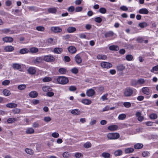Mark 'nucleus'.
<instances>
[{
    "label": "nucleus",
    "mask_w": 158,
    "mask_h": 158,
    "mask_svg": "<svg viewBox=\"0 0 158 158\" xmlns=\"http://www.w3.org/2000/svg\"><path fill=\"white\" fill-rule=\"evenodd\" d=\"M29 51L31 53H36L38 51V49L35 47H32L30 49Z\"/></svg>",
    "instance_id": "nucleus-33"
},
{
    "label": "nucleus",
    "mask_w": 158,
    "mask_h": 158,
    "mask_svg": "<svg viewBox=\"0 0 158 158\" xmlns=\"http://www.w3.org/2000/svg\"><path fill=\"white\" fill-rule=\"evenodd\" d=\"M14 114H19L20 111V110L18 108H16L12 110Z\"/></svg>",
    "instance_id": "nucleus-61"
},
{
    "label": "nucleus",
    "mask_w": 158,
    "mask_h": 158,
    "mask_svg": "<svg viewBox=\"0 0 158 158\" xmlns=\"http://www.w3.org/2000/svg\"><path fill=\"white\" fill-rule=\"evenodd\" d=\"M3 41L5 42H11L13 41V39L10 37H6L2 39Z\"/></svg>",
    "instance_id": "nucleus-13"
},
{
    "label": "nucleus",
    "mask_w": 158,
    "mask_h": 158,
    "mask_svg": "<svg viewBox=\"0 0 158 158\" xmlns=\"http://www.w3.org/2000/svg\"><path fill=\"white\" fill-rule=\"evenodd\" d=\"M29 95L30 97L35 98L38 96V94L35 91H32L29 93Z\"/></svg>",
    "instance_id": "nucleus-17"
},
{
    "label": "nucleus",
    "mask_w": 158,
    "mask_h": 158,
    "mask_svg": "<svg viewBox=\"0 0 158 158\" xmlns=\"http://www.w3.org/2000/svg\"><path fill=\"white\" fill-rule=\"evenodd\" d=\"M143 145L141 143H138L134 146V148L136 149H139L143 148Z\"/></svg>",
    "instance_id": "nucleus-37"
},
{
    "label": "nucleus",
    "mask_w": 158,
    "mask_h": 158,
    "mask_svg": "<svg viewBox=\"0 0 158 158\" xmlns=\"http://www.w3.org/2000/svg\"><path fill=\"white\" fill-rule=\"evenodd\" d=\"M158 71V64L155 66L153 67L152 69L151 70L152 72H154V71Z\"/></svg>",
    "instance_id": "nucleus-64"
},
{
    "label": "nucleus",
    "mask_w": 158,
    "mask_h": 158,
    "mask_svg": "<svg viewBox=\"0 0 158 158\" xmlns=\"http://www.w3.org/2000/svg\"><path fill=\"white\" fill-rule=\"evenodd\" d=\"M148 10L145 8L141 9L139 10V13L141 14H147L148 13Z\"/></svg>",
    "instance_id": "nucleus-24"
},
{
    "label": "nucleus",
    "mask_w": 158,
    "mask_h": 158,
    "mask_svg": "<svg viewBox=\"0 0 158 158\" xmlns=\"http://www.w3.org/2000/svg\"><path fill=\"white\" fill-rule=\"evenodd\" d=\"M149 117L151 119H155L157 118V116L156 114L153 113L150 114Z\"/></svg>",
    "instance_id": "nucleus-43"
},
{
    "label": "nucleus",
    "mask_w": 158,
    "mask_h": 158,
    "mask_svg": "<svg viewBox=\"0 0 158 158\" xmlns=\"http://www.w3.org/2000/svg\"><path fill=\"white\" fill-rule=\"evenodd\" d=\"M123 153V151L121 150H118L114 152V155L116 156H118L122 155Z\"/></svg>",
    "instance_id": "nucleus-31"
},
{
    "label": "nucleus",
    "mask_w": 158,
    "mask_h": 158,
    "mask_svg": "<svg viewBox=\"0 0 158 158\" xmlns=\"http://www.w3.org/2000/svg\"><path fill=\"white\" fill-rule=\"evenodd\" d=\"M10 83V81L9 80H6L3 81L2 82V84L4 85H8Z\"/></svg>",
    "instance_id": "nucleus-54"
},
{
    "label": "nucleus",
    "mask_w": 158,
    "mask_h": 158,
    "mask_svg": "<svg viewBox=\"0 0 158 158\" xmlns=\"http://www.w3.org/2000/svg\"><path fill=\"white\" fill-rule=\"evenodd\" d=\"M81 102L84 104L89 105L91 103L90 100L88 99H83L81 101Z\"/></svg>",
    "instance_id": "nucleus-26"
},
{
    "label": "nucleus",
    "mask_w": 158,
    "mask_h": 158,
    "mask_svg": "<svg viewBox=\"0 0 158 158\" xmlns=\"http://www.w3.org/2000/svg\"><path fill=\"white\" fill-rule=\"evenodd\" d=\"M36 29L39 31H44V27L42 26H38L36 27Z\"/></svg>",
    "instance_id": "nucleus-51"
},
{
    "label": "nucleus",
    "mask_w": 158,
    "mask_h": 158,
    "mask_svg": "<svg viewBox=\"0 0 158 158\" xmlns=\"http://www.w3.org/2000/svg\"><path fill=\"white\" fill-rule=\"evenodd\" d=\"M48 11L49 13H55L57 11V9L55 7L49 8L48 9Z\"/></svg>",
    "instance_id": "nucleus-21"
},
{
    "label": "nucleus",
    "mask_w": 158,
    "mask_h": 158,
    "mask_svg": "<svg viewBox=\"0 0 158 158\" xmlns=\"http://www.w3.org/2000/svg\"><path fill=\"white\" fill-rule=\"evenodd\" d=\"M68 50L69 52L72 54H74L76 53L77 51L76 48L74 47L71 46L68 48Z\"/></svg>",
    "instance_id": "nucleus-9"
},
{
    "label": "nucleus",
    "mask_w": 158,
    "mask_h": 158,
    "mask_svg": "<svg viewBox=\"0 0 158 158\" xmlns=\"http://www.w3.org/2000/svg\"><path fill=\"white\" fill-rule=\"evenodd\" d=\"M82 7L81 6H77L76 7L75 10L76 12H78L81 11L82 10Z\"/></svg>",
    "instance_id": "nucleus-63"
},
{
    "label": "nucleus",
    "mask_w": 158,
    "mask_h": 158,
    "mask_svg": "<svg viewBox=\"0 0 158 158\" xmlns=\"http://www.w3.org/2000/svg\"><path fill=\"white\" fill-rule=\"evenodd\" d=\"M26 87V85L22 84L19 85L18 86V88L20 90H23L25 89Z\"/></svg>",
    "instance_id": "nucleus-42"
},
{
    "label": "nucleus",
    "mask_w": 158,
    "mask_h": 158,
    "mask_svg": "<svg viewBox=\"0 0 158 158\" xmlns=\"http://www.w3.org/2000/svg\"><path fill=\"white\" fill-rule=\"evenodd\" d=\"M72 114L74 115H79L81 114L80 111L78 109H75L72 110L71 112Z\"/></svg>",
    "instance_id": "nucleus-22"
},
{
    "label": "nucleus",
    "mask_w": 158,
    "mask_h": 158,
    "mask_svg": "<svg viewBox=\"0 0 158 158\" xmlns=\"http://www.w3.org/2000/svg\"><path fill=\"white\" fill-rule=\"evenodd\" d=\"M101 66L103 68L109 69L112 66L111 64L106 62H103L101 64Z\"/></svg>",
    "instance_id": "nucleus-5"
},
{
    "label": "nucleus",
    "mask_w": 158,
    "mask_h": 158,
    "mask_svg": "<svg viewBox=\"0 0 158 158\" xmlns=\"http://www.w3.org/2000/svg\"><path fill=\"white\" fill-rule=\"evenodd\" d=\"M43 60L47 62H53L55 60V58L53 56L49 55L44 56Z\"/></svg>",
    "instance_id": "nucleus-4"
},
{
    "label": "nucleus",
    "mask_w": 158,
    "mask_h": 158,
    "mask_svg": "<svg viewBox=\"0 0 158 158\" xmlns=\"http://www.w3.org/2000/svg\"><path fill=\"white\" fill-rule=\"evenodd\" d=\"M34 132V130L32 128H28L26 131L27 134H32Z\"/></svg>",
    "instance_id": "nucleus-28"
},
{
    "label": "nucleus",
    "mask_w": 158,
    "mask_h": 158,
    "mask_svg": "<svg viewBox=\"0 0 158 158\" xmlns=\"http://www.w3.org/2000/svg\"><path fill=\"white\" fill-rule=\"evenodd\" d=\"M109 49L111 50L117 51L119 49V47L117 45H112L109 47Z\"/></svg>",
    "instance_id": "nucleus-25"
},
{
    "label": "nucleus",
    "mask_w": 158,
    "mask_h": 158,
    "mask_svg": "<svg viewBox=\"0 0 158 158\" xmlns=\"http://www.w3.org/2000/svg\"><path fill=\"white\" fill-rule=\"evenodd\" d=\"M51 30L54 33H59L62 31V29L58 27H51Z\"/></svg>",
    "instance_id": "nucleus-6"
},
{
    "label": "nucleus",
    "mask_w": 158,
    "mask_h": 158,
    "mask_svg": "<svg viewBox=\"0 0 158 158\" xmlns=\"http://www.w3.org/2000/svg\"><path fill=\"white\" fill-rule=\"evenodd\" d=\"M32 127L34 128H38L39 127V124L38 122H34L32 124Z\"/></svg>",
    "instance_id": "nucleus-60"
},
{
    "label": "nucleus",
    "mask_w": 158,
    "mask_h": 158,
    "mask_svg": "<svg viewBox=\"0 0 158 158\" xmlns=\"http://www.w3.org/2000/svg\"><path fill=\"white\" fill-rule=\"evenodd\" d=\"M25 152L28 154L30 155H32L33 154L34 152L31 149L27 148L25 149Z\"/></svg>",
    "instance_id": "nucleus-38"
},
{
    "label": "nucleus",
    "mask_w": 158,
    "mask_h": 158,
    "mask_svg": "<svg viewBox=\"0 0 158 158\" xmlns=\"http://www.w3.org/2000/svg\"><path fill=\"white\" fill-rule=\"evenodd\" d=\"M99 11L101 13L105 14L106 13V10L104 8H101L99 9Z\"/></svg>",
    "instance_id": "nucleus-56"
},
{
    "label": "nucleus",
    "mask_w": 158,
    "mask_h": 158,
    "mask_svg": "<svg viewBox=\"0 0 158 158\" xmlns=\"http://www.w3.org/2000/svg\"><path fill=\"white\" fill-rule=\"evenodd\" d=\"M59 72L62 74H64L66 73L67 71L65 69L63 68H61L59 69Z\"/></svg>",
    "instance_id": "nucleus-41"
},
{
    "label": "nucleus",
    "mask_w": 158,
    "mask_h": 158,
    "mask_svg": "<svg viewBox=\"0 0 158 158\" xmlns=\"http://www.w3.org/2000/svg\"><path fill=\"white\" fill-rule=\"evenodd\" d=\"M94 94L95 91L94 90L92 89L87 90L86 93L87 95L89 97H92Z\"/></svg>",
    "instance_id": "nucleus-10"
},
{
    "label": "nucleus",
    "mask_w": 158,
    "mask_h": 158,
    "mask_svg": "<svg viewBox=\"0 0 158 158\" xmlns=\"http://www.w3.org/2000/svg\"><path fill=\"white\" fill-rule=\"evenodd\" d=\"M76 30L75 27H69L67 29V31L69 33H73Z\"/></svg>",
    "instance_id": "nucleus-27"
},
{
    "label": "nucleus",
    "mask_w": 158,
    "mask_h": 158,
    "mask_svg": "<svg viewBox=\"0 0 158 158\" xmlns=\"http://www.w3.org/2000/svg\"><path fill=\"white\" fill-rule=\"evenodd\" d=\"M44 120L46 122H48L51 120V118L48 116L44 118Z\"/></svg>",
    "instance_id": "nucleus-59"
},
{
    "label": "nucleus",
    "mask_w": 158,
    "mask_h": 158,
    "mask_svg": "<svg viewBox=\"0 0 158 158\" xmlns=\"http://www.w3.org/2000/svg\"><path fill=\"white\" fill-rule=\"evenodd\" d=\"M51 89L48 86H45L43 87L42 90L44 92H48Z\"/></svg>",
    "instance_id": "nucleus-45"
},
{
    "label": "nucleus",
    "mask_w": 158,
    "mask_h": 158,
    "mask_svg": "<svg viewBox=\"0 0 158 158\" xmlns=\"http://www.w3.org/2000/svg\"><path fill=\"white\" fill-rule=\"evenodd\" d=\"M53 52L56 54H60L63 52V49L60 48H56L54 49Z\"/></svg>",
    "instance_id": "nucleus-14"
},
{
    "label": "nucleus",
    "mask_w": 158,
    "mask_h": 158,
    "mask_svg": "<svg viewBox=\"0 0 158 158\" xmlns=\"http://www.w3.org/2000/svg\"><path fill=\"white\" fill-rule=\"evenodd\" d=\"M114 33L112 31H109L106 33L105 35V37L106 38L109 37L113 36Z\"/></svg>",
    "instance_id": "nucleus-32"
},
{
    "label": "nucleus",
    "mask_w": 158,
    "mask_h": 158,
    "mask_svg": "<svg viewBox=\"0 0 158 158\" xmlns=\"http://www.w3.org/2000/svg\"><path fill=\"white\" fill-rule=\"evenodd\" d=\"M75 10L74 7L73 6H71L69 7L67 9V10L69 12H73Z\"/></svg>",
    "instance_id": "nucleus-55"
},
{
    "label": "nucleus",
    "mask_w": 158,
    "mask_h": 158,
    "mask_svg": "<svg viewBox=\"0 0 158 158\" xmlns=\"http://www.w3.org/2000/svg\"><path fill=\"white\" fill-rule=\"evenodd\" d=\"M97 58L98 60H105L107 58V57L105 55H98Z\"/></svg>",
    "instance_id": "nucleus-29"
},
{
    "label": "nucleus",
    "mask_w": 158,
    "mask_h": 158,
    "mask_svg": "<svg viewBox=\"0 0 158 158\" xmlns=\"http://www.w3.org/2000/svg\"><path fill=\"white\" fill-rule=\"evenodd\" d=\"M6 106L8 108H13L16 107L17 105L15 103H10L6 104Z\"/></svg>",
    "instance_id": "nucleus-18"
},
{
    "label": "nucleus",
    "mask_w": 158,
    "mask_h": 158,
    "mask_svg": "<svg viewBox=\"0 0 158 158\" xmlns=\"http://www.w3.org/2000/svg\"><path fill=\"white\" fill-rule=\"evenodd\" d=\"M123 105L126 108H129L131 106V104L129 102H125L123 103Z\"/></svg>",
    "instance_id": "nucleus-57"
},
{
    "label": "nucleus",
    "mask_w": 158,
    "mask_h": 158,
    "mask_svg": "<svg viewBox=\"0 0 158 158\" xmlns=\"http://www.w3.org/2000/svg\"><path fill=\"white\" fill-rule=\"evenodd\" d=\"M84 146L86 148H89L91 147V144L89 142H86L84 144Z\"/></svg>",
    "instance_id": "nucleus-52"
},
{
    "label": "nucleus",
    "mask_w": 158,
    "mask_h": 158,
    "mask_svg": "<svg viewBox=\"0 0 158 158\" xmlns=\"http://www.w3.org/2000/svg\"><path fill=\"white\" fill-rule=\"evenodd\" d=\"M139 26L140 27L142 28H144L145 27H147L148 25L147 23L145 22L139 23Z\"/></svg>",
    "instance_id": "nucleus-34"
},
{
    "label": "nucleus",
    "mask_w": 158,
    "mask_h": 158,
    "mask_svg": "<svg viewBox=\"0 0 158 158\" xmlns=\"http://www.w3.org/2000/svg\"><path fill=\"white\" fill-rule=\"evenodd\" d=\"M82 156L83 155L81 153L79 152L76 153L75 154V156L76 158H81V156Z\"/></svg>",
    "instance_id": "nucleus-58"
},
{
    "label": "nucleus",
    "mask_w": 158,
    "mask_h": 158,
    "mask_svg": "<svg viewBox=\"0 0 158 158\" xmlns=\"http://www.w3.org/2000/svg\"><path fill=\"white\" fill-rule=\"evenodd\" d=\"M52 78L49 77H45L43 79V81L44 82H47L51 81Z\"/></svg>",
    "instance_id": "nucleus-47"
},
{
    "label": "nucleus",
    "mask_w": 158,
    "mask_h": 158,
    "mask_svg": "<svg viewBox=\"0 0 158 158\" xmlns=\"http://www.w3.org/2000/svg\"><path fill=\"white\" fill-rule=\"evenodd\" d=\"M52 136L54 138H56L59 137V135L58 133L54 132L52 134Z\"/></svg>",
    "instance_id": "nucleus-62"
},
{
    "label": "nucleus",
    "mask_w": 158,
    "mask_h": 158,
    "mask_svg": "<svg viewBox=\"0 0 158 158\" xmlns=\"http://www.w3.org/2000/svg\"><path fill=\"white\" fill-rule=\"evenodd\" d=\"M126 117V115L125 114H121L119 115L118 118L119 120H123L125 119Z\"/></svg>",
    "instance_id": "nucleus-44"
},
{
    "label": "nucleus",
    "mask_w": 158,
    "mask_h": 158,
    "mask_svg": "<svg viewBox=\"0 0 158 158\" xmlns=\"http://www.w3.org/2000/svg\"><path fill=\"white\" fill-rule=\"evenodd\" d=\"M16 119L14 118H10L7 120V122L8 123H11L15 122Z\"/></svg>",
    "instance_id": "nucleus-39"
},
{
    "label": "nucleus",
    "mask_w": 158,
    "mask_h": 158,
    "mask_svg": "<svg viewBox=\"0 0 158 158\" xmlns=\"http://www.w3.org/2000/svg\"><path fill=\"white\" fill-rule=\"evenodd\" d=\"M3 93L5 96H9L11 94L10 91L6 89H5L3 90Z\"/></svg>",
    "instance_id": "nucleus-40"
},
{
    "label": "nucleus",
    "mask_w": 158,
    "mask_h": 158,
    "mask_svg": "<svg viewBox=\"0 0 158 158\" xmlns=\"http://www.w3.org/2000/svg\"><path fill=\"white\" fill-rule=\"evenodd\" d=\"M102 156L104 158H109L110 154L108 152H104L102 154Z\"/></svg>",
    "instance_id": "nucleus-36"
},
{
    "label": "nucleus",
    "mask_w": 158,
    "mask_h": 158,
    "mask_svg": "<svg viewBox=\"0 0 158 158\" xmlns=\"http://www.w3.org/2000/svg\"><path fill=\"white\" fill-rule=\"evenodd\" d=\"M28 72L31 74L35 73L36 70L34 67H30L27 70Z\"/></svg>",
    "instance_id": "nucleus-23"
},
{
    "label": "nucleus",
    "mask_w": 158,
    "mask_h": 158,
    "mask_svg": "<svg viewBox=\"0 0 158 158\" xmlns=\"http://www.w3.org/2000/svg\"><path fill=\"white\" fill-rule=\"evenodd\" d=\"M29 52V50L26 48H24L21 49L19 51V53L21 54H24L25 53H28Z\"/></svg>",
    "instance_id": "nucleus-30"
},
{
    "label": "nucleus",
    "mask_w": 158,
    "mask_h": 158,
    "mask_svg": "<svg viewBox=\"0 0 158 158\" xmlns=\"http://www.w3.org/2000/svg\"><path fill=\"white\" fill-rule=\"evenodd\" d=\"M131 83V85L133 86H135L138 85L137 81L135 80H132Z\"/></svg>",
    "instance_id": "nucleus-50"
},
{
    "label": "nucleus",
    "mask_w": 158,
    "mask_h": 158,
    "mask_svg": "<svg viewBox=\"0 0 158 158\" xmlns=\"http://www.w3.org/2000/svg\"><path fill=\"white\" fill-rule=\"evenodd\" d=\"M133 90L132 88L130 87H127L125 88L123 92L124 95L126 97L131 96L133 94Z\"/></svg>",
    "instance_id": "nucleus-1"
},
{
    "label": "nucleus",
    "mask_w": 158,
    "mask_h": 158,
    "mask_svg": "<svg viewBox=\"0 0 158 158\" xmlns=\"http://www.w3.org/2000/svg\"><path fill=\"white\" fill-rule=\"evenodd\" d=\"M145 82V80L142 78H140L137 80L138 84L141 85Z\"/></svg>",
    "instance_id": "nucleus-46"
},
{
    "label": "nucleus",
    "mask_w": 158,
    "mask_h": 158,
    "mask_svg": "<svg viewBox=\"0 0 158 158\" xmlns=\"http://www.w3.org/2000/svg\"><path fill=\"white\" fill-rule=\"evenodd\" d=\"M13 47L11 45L6 46L5 47L4 50L6 52H10L14 50Z\"/></svg>",
    "instance_id": "nucleus-8"
},
{
    "label": "nucleus",
    "mask_w": 158,
    "mask_h": 158,
    "mask_svg": "<svg viewBox=\"0 0 158 158\" xmlns=\"http://www.w3.org/2000/svg\"><path fill=\"white\" fill-rule=\"evenodd\" d=\"M142 91L144 94L148 95L150 94L149 89L147 87H144L142 88Z\"/></svg>",
    "instance_id": "nucleus-16"
},
{
    "label": "nucleus",
    "mask_w": 158,
    "mask_h": 158,
    "mask_svg": "<svg viewBox=\"0 0 158 158\" xmlns=\"http://www.w3.org/2000/svg\"><path fill=\"white\" fill-rule=\"evenodd\" d=\"M135 115L138 117L137 119L139 121L141 122L143 120L144 118L141 116V113L140 112H137L135 114Z\"/></svg>",
    "instance_id": "nucleus-12"
},
{
    "label": "nucleus",
    "mask_w": 158,
    "mask_h": 158,
    "mask_svg": "<svg viewBox=\"0 0 158 158\" xmlns=\"http://www.w3.org/2000/svg\"><path fill=\"white\" fill-rule=\"evenodd\" d=\"M57 81L59 84L64 85L68 82L69 80L66 77L60 76L57 78Z\"/></svg>",
    "instance_id": "nucleus-2"
},
{
    "label": "nucleus",
    "mask_w": 158,
    "mask_h": 158,
    "mask_svg": "<svg viewBox=\"0 0 158 158\" xmlns=\"http://www.w3.org/2000/svg\"><path fill=\"white\" fill-rule=\"evenodd\" d=\"M12 67L14 69L19 70L21 68V65L18 63L13 64Z\"/></svg>",
    "instance_id": "nucleus-19"
},
{
    "label": "nucleus",
    "mask_w": 158,
    "mask_h": 158,
    "mask_svg": "<svg viewBox=\"0 0 158 158\" xmlns=\"http://www.w3.org/2000/svg\"><path fill=\"white\" fill-rule=\"evenodd\" d=\"M133 58L132 56L131 55H128L126 56V59L128 61H131L132 60Z\"/></svg>",
    "instance_id": "nucleus-48"
},
{
    "label": "nucleus",
    "mask_w": 158,
    "mask_h": 158,
    "mask_svg": "<svg viewBox=\"0 0 158 158\" xmlns=\"http://www.w3.org/2000/svg\"><path fill=\"white\" fill-rule=\"evenodd\" d=\"M76 62L78 64H80L82 62L81 59L79 54L77 55L75 57Z\"/></svg>",
    "instance_id": "nucleus-15"
},
{
    "label": "nucleus",
    "mask_w": 158,
    "mask_h": 158,
    "mask_svg": "<svg viewBox=\"0 0 158 158\" xmlns=\"http://www.w3.org/2000/svg\"><path fill=\"white\" fill-rule=\"evenodd\" d=\"M63 156L64 158H68L71 156V154L68 152H65L63 153Z\"/></svg>",
    "instance_id": "nucleus-53"
},
{
    "label": "nucleus",
    "mask_w": 158,
    "mask_h": 158,
    "mask_svg": "<svg viewBox=\"0 0 158 158\" xmlns=\"http://www.w3.org/2000/svg\"><path fill=\"white\" fill-rule=\"evenodd\" d=\"M43 60V58L41 57H36L35 59L32 60V63L35 64L37 65L41 63Z\"/></svg>",
    "instance_id": "nucleus-7"
},
{
    "label": "nucleus",
    "mask_w": 158,
    "mask_h": 158,
    "mask_svg": "<svg viewBox=\"0 0 158 158\" xmlns=\"http://www.w3.org/2000/svg\"><path fill=\"white\" fill-rule=\"evenodd\" d=\"M134 149L132 148H128L125 149V152L126 153H130L134 151Z\"/></svg>",
    "instance_id": "nucleus-35"
},
{
    "label": "nucleus",
    "mask_w": 158,
    "mask_h": 158,
    "mask_svg": "<svg viewBox=\"0 0 158 158\" xmlns=\"http://www.w3.org/2000/svg\"><path fill=\"white\" fill-rule=\"evenodd\" d=\"M118 126L116 125H112L108 126L107 127V129L112 131H116L118 128Z\"/></svg>",
    "instance_id": "nucleus-11"
},
{
    "label": "nucleus",
    "mask_w": 158,
    "mask_h": 158,
    "mask_svg": "<svg viewBox=\"0 0 158 158\" xmlns=\"http://www.w3.org/2000/svg\"><path fill=\"white\" fill-rule=\"evenodd\" d=\"M116 68L118 71H122L125 69V67L123 64H120L117 66Z\"/></svg>",
    "instance_id": "nucleus-20"
},
{
    "label": "nucleus",
    "mask_w": 158,
    "mask_h": 158,
    "mask_svg": "<svg viewBox=\"0 0 158 158\" xmlns=\"http://www.w3.org/2000/svg\"><path fill=\"white\" fill-rule=\"evenodd\" d=\"M142 154L143 157H147L149 156L150 153L148 151H144L142 152Z\"/></svg>",
    "instance_id": "nucleus-49"
},
{
    "label": "nucleus",
    "mask_w": 158,
    "mask_h": 158,
    "mask_svg": "<svg viewBox=\"0 0 158 158\" xmlns=\"http://www.w3.org/2000/svg\"><path fill=\"white\" fill-rule=\"evenodd\" d=\"M119 137V134L117 133H109L107 135V137L109 139H117Z\"/></svg>",
    "instance_id": "nucleus-3"
}]
</instances>
